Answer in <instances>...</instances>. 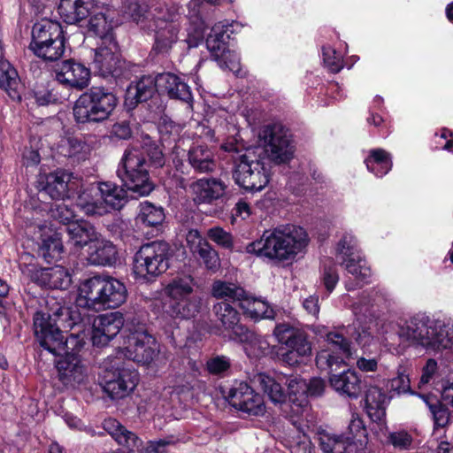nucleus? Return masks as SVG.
<instances>
[{
  "label": "nucleus",
  "mask_w": 453,
  "mask_h": 453,
  "mask_svg": "<svg viewBox=\"0 0 453 453\" xmlns=\"http://www.w3.org/2000/svg\"><path fill=\"white\" fill-rule=\"evenodd\" d=\"M34 330L44 349L55 356H64L56 364L61 382L71 387L84 382L87 368L81 358L73 353L82 346L78 337L74 334L64 336L57 326V319L43 311H37L34 315Z\"/></svg>",
  "instance_id": "nucleus-1"
},
{
  "label": "nucleus",
  "mask_w": 453,
  "mask_h": 453,
  "mask_svg": "<svg viewBox=\"0 0 453 453\" xmlns=\"http://www.w3.org/2000/svg\"><path fill=\"white\" fill-rule=\"evenodd\" d=\"M307 242L303 228L287 225L265 232L259 240L247 245L246 251L277 262L292 261Z\"/></svg>",
  "instance_id": "nucleus-2"
},
{
  "label": "nucleus",
  "mask_w": 453,
  "mask_h": 453,
  "mask_svg": "<svg viewBox=\"0 0 453 453\" xmlns=\"http://www.w3.org/2000/svg\"><path fill=\"white\" fill-rule=\"evenodd\" d=\"M399 337L414 345L441 350L453 348V323L417 313L398 325Z\"/></svg>",
  "instance_id": "nucleus-3"
},
{
  "label": "nucleus",
  "mask_w": 453,
  "mask_h": 453,
  "mask_svg": "<svg viewBox=\"0 0 453 453\" xmlns=\"http://www.w3.org/2000/svg\"><path fill=\"white\" fill-rule=\"evenodd\" d=\"M126 299L127 288L121 281L96 276L81 284L76 303L80 307L100 311L117 308Z\"/></svg>",
  "instance_id": "nucleus-4"
},
{
  "label": "nucleus",
  "mask_w": 453,
  "mask_h": 453,
  "mask_svg": "<svg viewBox=\"0 0 453 453\" xmlns=\"http://www.w3.org/2000/svg\"><path fill=\"white\" fill-rule=\"evenodd\" d=\"M118 103V97L109 88L91 87L75 101L73 118L81 124L103 122L111 117Z\"/></svg>",
  "instance_id": "nucleus-5"
},
{
  "label": "nucleus",
  "mask_w": 453,
  "mask_h": 453,
  "mask_svg": "<svg viewBox=\"0 0 453 453\" xmlns=\"http://www.w3.org/2000/svg\"><path fill=\"white\" fill-rule=\"evenodd\" d=\"M127 191L111 182H100L94 194L83 192L76 202L86 215L103 216L112 210H120L127 203Z\"/></svg>",
  "instance_id": "nucleus-6"
},
{
  "label": "nucleus",
  "mask_w": 453,
  "mask_h": 453,
  "mask_svg": "<svg viewBox=\"0 0 453 453\" xmlns=\"http://www.w3.org/2000/svg\"><path fill=\"white\" fill-rule=\"evenodd\" d=\"M29 49L45 61L60 59L65 50L64 32L58 22L42 19L33 26Z\"/></svg>",
  "instance_id": "nucleus-7"
},
{
  "label": "nucleus",
  "mask_w": 453,
  "mask_h": 453,
  "mask_svg": "<svg viewBox=\"0 0 453 453\" xmlns=\"http://www.w3.org/2000/svg\"><path fill=\"white\" fill-rule=\"evenodd\" d=\"M172 250L163 241L143 244L134 257V273L137 278L150 280L164 273L170 265Z\"/></svg>",
  "instance_id": "nucleus-8"
},
{
  "label": "nucleus",
  "mask_w": 453,
  "mask_h": 453,
  "mask_svg": "<svg viewBox=\"0 0 453 453\" xmlns=\"http://www.w3.org/2000/svg\"><path fill=\"white\" fill-rule=\"evenodd\" d=\"M117 174L127 188L139 196H148L153 190V184L149 180L147 162L142 152L137 149L125 151Z\"/></svg>",
  "instance_id": "nucleus-9"
},
{
  "label": "nucleus",
  "mask_w": 453,
  "mask_h": 453,
  "mask_svg": "<svg viewBox=\"0 0 453 453\" xmlns=\"http://www.w3.org/2000/svg\"><path fill=\"white\" fill-rule=\"evenodd\" d=\"M271 171L259 149L247 150L241 157L234 178L240 187L250 191H261L270 181Z\"/></svg>",
  "instance_id": "nucleus-10"
},
{
  "label": "nucleus",
  "mask_w": 453,
  "mask_h": 453,
  "mask_svg": "<svg viewBox=\"0 0 453 453\" xmlns=\"http://www.w3.org/2000/svg\"><path fill=\"white\" fill-rule=\"evenodd\" d=\"M180 16L174 8L158 5L152 13L151 27L148 30L155 32L153 50L157 54L170 51L179 39Z\"/></svg>",
  "instance_id": "nucleus-11"
},
{
  "label": "nucleus",
  "mask_w": 453,
  "mask_h": 453,
  "mask_svg": "<svg viewBox=\"0 0 453 453\" xmlns=\"http://www.w3.org/2000/svg\"><path fill=\"white\" fill-rule=\"evenodd\" d=\"M104 391L112 399H121L128 395L137 386L138 372L116 357L105 363Z\"/></svg>",
  "instance_id": "nucleus-12"
},
{
  "label": "nucleus",
  "mask_w": 453,
  "mask_h": 453,
  "mask_svg": "<svg viewBox=\"0 0 453 453\" xmlns=\"http://www.w3.org/2000/svg\"><path fill=\"white\" fill-rule=\"evenodd\" d=\"M263 141L261 155L265 154L272 162L280 165L288 162L294 156V146L290 134L281 124L268 125L260 134Z\"/></svg>",
  "instance_id": "nucleus-13"
},
{
  "label": "nucleus",
  "mask_w": 453,
  "mask_h": 453,
  "mask_svg": "<svg viewBox=\"0 0 453 453\" xmlns=\"http://www.w3.org/2000/svg\"><path fill=\"white\" fill-rule=\"evenodd\" d=\"M127 336L126 350H121L127 358L142 365H149L157 360L161 349L157 341L142 326L129 329Z\"/></svg>",
  "instance_id": "nucleus-14"
},
{
  "label": "nucleus",
  "mask_w": 453,
  "mask_h": 453,
  "mask_svg": "<svg viewBox=\"0 0 453 453\" xmlns=\"http://www.w3.org/2000/svg\"><path fill=\"white\" fill-rule=\"evenodd\" d=\"M225 397L234 408L249 415L260 416L265 412L262 396L246 382H234L226 393Z\"/></svg>",
  "instance_id": "nucleus-15"
},
{
  "label": "nucleus",
  "mask_w": 453,
  "mask_h": 453,
  "mask_svg": "<svg viewBox=\"0 0 453 453\" xmlns=\"http://www.w3.org/2000/svg\"><path fill=\"white\" fill-rule=\"evenodd\" d=\"M327 342L332 349H323L316 357V365L321 371L331 372L340 367L345 358L351 357L349 342L338 333H329Z\"/></svg>",
  "instance_id": "nucleus-16"
},
{
  "label": "nucleus",
  "mask_w": 453,
  "mask_h": 453,
  "mask_svg": "<svg viewBox=\"0 0 453 453\" xmlns=\"http://www.w3.org/2000/svg\"><path fill=\"white\" fill-rule=\"evenodd\" d=\"M56 81L67 88L82 90L90 81V70L74 59L62 61L55 67Z\"/></svg>",
  "instance_id": "nucleus-17"
},
{
  "label": "nucleus",
  "mask_w": 453,
  "mask_h": 453,
  "mask_svg": "<svg viewBox=\"0 0 453 453\" xmlns=\"http://www.w3.org/2000/svg\"><path fill=\"white\" fill-rule=\"evenodd\" d=\"M124 322L123 315L119 311L97 316L93 322V344L98 347L108 344L119 333Z\"/></svg>",
  "instance_id": "nucleus-18"
},
{
  "label": "nucleus",
  "mask_w": 453,
  "mask_h": 453,
  "mask_svg": "<svg viewBox=\"0 0 453 453\" xmlns=\"http://www.w3.org/2000/svg\"><path fill=\"white\" fill-rule=\"evenodd\" d=\"M118 43L115 39L101 42L95 50L94 66L101 76H118L120 74L122 62L118 54Z\"/></svg>",
  "instance_id": "nucleus-19"
},
{
  "label": "nucleus",
  "mask_w": 453,
  "mask_h": 453,
  "mask_svg": "<svg viewBox=\"0 0 453 453\" xmlns=\"http://www.w3.org/2000/svg\"><path fill=\"white\" fill-rule=\"evenodd\" d=\"M227 184L219 178H201L189 185L193 200L197 204H211L222 199L227 191Z\"/></svg>",
  "instance_id": "nucleus-20"
},
{
  "label": "nucleus",
  "mask_w": 453,
  "mask_h": 453,
  "mask_svg": "<svg viewBox=\"0 0 453 453\" xmlns=\"http://www.w3.org/2000/svg\"><path fill=\"white\" fill-rule=\"evenodd\" d=\"M273 334L280 343L286 345L297 356L303 357L311 354V345L305 334L298 328L288 324H279Z\"/></svg>",
  "instance_id": "nucleus-21"
},
{
  "label": "nucleus",
  "mask_w": 453,
  "mask_h": 453,
  "mask_svg": "<svg viewBox=\"0 0 453 453\" xmlns=\"http://www.w3.org/2000/svg\"><path fill=\"white\" fill-rule=\"evenodd\" d=\"M32 280L42 287L57 289H66L72 284L70 273L61 265L36 269L32 274Z\"/></svg>",
  "instance_id": "nucleus-22"
},
{
  "label": "nucleus",
  "mask_w": 453,
  "mask_h": 453,
  "mask_svg": "<svg viewBox=\"0 0 453 453\" xmlns=\"http://www.w3.org/2000/svg\"><path fill=\"white\" fill-rule=\"evenodd\" d=\"M71 179L72 173L64 170H58L41 176L39 180L40 190L54 200H64L68 196V184Z\"/></svg>",
  "instance_id": "nucleus-23"
},
{
  "label": "nucleus",
  "mask_w": 453,
  "mask_h": 453,
  "mask_svg": "<svg viewBox=\"0 0 453 453\" xmlns=\"http://www.w3.org/2000/svg\"><path fill=\"white\" fill-rule=\"evenodd\" d=\"M157 86L159 93H166L170 98L185 102L191 106V90L179 76L171 73H160L157 75Z\"/></svg>",
  "instance_id": "nucleus-24"
},
{
  "label": "nucleus",
  "mask_w": 453,
  "mask_h": 453,
  "mask_svg": "<svg viewBox=\"0 0 453 453\" xmlns=\"http://www.w3.org/2000/svg\"><path fill=\"white\" fill-rule=\"evenodd\" d=\"M213 312L221 326L232 332L231 338L236 340L246 332V326L240 324V314L236 309L226 302H220L213 306Z\"/></svg>",
  "instance_id": "nucleus-25"
},
{
  "label": "nucleus",
  "mask_w": 453,
  "mask_h": 453,
  "mask_svg": "<svg viewBox=\"0 0 453 453\" xmlns=\"http://www.w3.org/2000/svg\"><path fill=\"white\" fill-rule=\"evenodd\" d=\"M117 249L103 238H97L88 248L87 259L93 265H112L117 261Z\"/></svg>",
  "instance_id": "nucleus-26"
},
{
  "label": "nucleus",
  "mask_w": 453,
  "mask_h": 453,
  "mask_svg": "<svg viewBox=\"0 0 453 453\" xmlns=\"http://www.w3.org/2000/svg\"><path fill=\"white\" fill-rule=\"evenodd\" d=\"M329 382L331 387L342 395L357 399L360 395L361 380L354 371L347 370L338 374H333Z\"/></svg>",
  "instance_id": "nucleus-27"
},
{
  "label": "nucleus",
  "mask_w": 453,
  "mask_h": 453,
  "mask_svg": "<svg viewBox=\"0 0 453 453\" xmlns=\"http://www.w3.org/2000/svg\"><path fill=\"white\" fill-rule=\"evenodd\" d=\"M365 410L372 421H380L386 415V407L389 399L382 388L369 386L365 395Z\"/></svg>",
  "instance_id": "nucleus-28"
},
{
  "label": "nucleus",
  "mask_w": 453,
  "mask_h": 453,
  "mask_svg": "<svg viewBox=\"0 0 453 453\" xmlns=\"http://www.w3.org/2000/svg\"><path fill=\"white\" fill-rule=\"evenodd\" d=\"M201 304V298L194 296L175 302H163V309L165 313L171 318L188 319L200 311Z\"/></svg>",
  "instance_id": "nucleus-29"
},
{
  "label": "nucleus",
  "mask_w": 453,
  "mask_h": 453,
  "mask_svg": "<svg viewBox=\"0 0 453 453\" xmlns=\"http://www.w3.org/2000/svg\"><path fill=\"white\" fill-rule=\"evenodd\" d=\"M42 241L40 252L45 259H58L63 251L60 234L47 225L38 226Z\"/></svg>",
  "instance_id": "nucleus-30"
},
{
  "label": "nucleus",
  "mask_w": 453,
  "mask_h": 453,
  "mask_svg": "<svg viewBox=\"0 0 453 453\" xmlns=\"http://www.w3.org/2000/svg\"><path fill=\"white\" fill-rule=\"evenodd\" d=\"M188 161L197 173H209L216 169L214 153L205 145H196L188 152Z\"/></svg>",
  "instance_id": "nucleus-31"
},
{
  "label": "nucleus",
  "mask_w": 453,
  "mask_h": 453,
  "mask_svg": "<svg viewBox=\"0 0 453 453\" xmlns=\"http://www.w3.org/2000/svg\"><path fill=\"white\" fill-rule=\"evenodd\" d=\"M91 5L84 0H60L58 11L65 23L76 24L88 16Z\"/></svg>",
  "instance_id": "nucleus-32"
},
{
  "label": "nucleus",
  "mask_w": 453,
  "mask_h": 453,
  "mask_svg": "<svg viewBox=\"0 0 453 453\" xmlns=\"http://www.w3.org/2000/svg\"><path fill=\"white\" fill-rule=\"evenodd\" d=\"M103 427L119 445L126 447L130 451L138 449L141 446V440L115 418L105 419Z\"/></svg>",
  "instance_id": "nucleus-33"
},
{
  "label": "nucleus",
  "mask_w": 453,
  "mask_h": 453,
  "mask_svg": "<svg viewBox=\"0 0 453 453\" xmlns=\"http://www.w3.org/2000/svg\"><path fill=\"white\" fill-rule=\"evenodd\" d=\"M156 91L159 92L157 76H142L135 84L128 87L126 100L136 104L151 98Z\"/></svg>",
  "instance_id": "nucleus-34"
},
{
  "label": "nucleus",
  "mask_w": 453,
  "mask_h": 453,
  "mask_svg": "<svg viewBox=\"0 0 453 453\" xmlns=\"http://www.w3.org/2000/svg\"><path fill=\"white\" fill-rule=\"evenodd\" d=\"M122 12L125 17L135 22L141 28L151 27L150 23L154 8L149 12L144 0H125Z\"/></svg>",
  "instance_id": "nucleus-35"
},
{
  "label": "nucleus",
  "mask_w": 453,
  "mask_h": 453,
  "mask_svg": "<svg viewBox=\"0 0 453 453\" xmlns=\"http://www.w3.org/2000/svg\"><path fill=\"white\" fill-rule=\"evenodd\" d=\"M59 155L68 158L72 164H79L88 158L89 146L77 138L62 139L58 146Z\"/></svg>",
  "instance_id": "nucleus-36"
},
{
  "label": "nucleus",
  "mask_w": 453,
  "mask_h": 453,
  "mask_svg": "<svg viewBox=\"0 0 453 453\" xmlns=\"http://www.w3.org/2000/svg\"><path fill=\"white\" fill-rule=\"evenodd\" d=\"M244 343V350L250 357L258 358L271 353V345L264 336L257 335L246 328L242 336L235 340Z\"/></svg>",
  "instance_id": "nucleus-37"
},
{
  "label": "nucleus",
  "mask_w": 453,
  "mask_h": 453,
  "mask_svg": "<svg viewBox=\"0 0 453 453\" xmlns=\"http://www.w3.org/2000/svg\"><path fill=\"white\" fill-rule=\"evenodd\" d=\"M193 283L190 277H178L172 280L163 289L164 302H175L194 297Z\"/></svg>",
  "instance_id": "nucleus-38"
},
{
  "label": "nucleus",
  "mask_w": 453,
  "mask_h": 453,
  "mask_svg": "<svg viewBox=\"0 0 453 453\" xmlns=\"http://www.w3.org/2000/svg\"><path fill=\"white\" fill-rule=\"evenodd\" d=\"M69 236V242L76 248L91 244L97 238L94 226L88 223H73L65 228Z\"/></svg>",
  "instance_id": "nucleus-39"
},
{
  "label": "nucleus",
  "mask_w": 453,
  "mask_h": 453,
  "mask_svg": "<svg viewBox=\"0 0 453 453\" xmlns=\"http://www.w3.org/2000/svg\"><path fill=\"white\" fill-rule=\"evenodd\" d=\"M239 304L243 313L252 319H272L274 318V311L265 301L249 296L246 293Z\"/></svg>",
  "instance_id": "nucleus-40"
},
{
  "label": "nucleus",
  "mask_w": 453,
  "mask_h": 453,
  "mask_svg": "<svg viewBox=\"0 0 453 453\" xmlns=\"http://www.w3.org/2000/svg\"><path fill=\"white\" fill-rule=\"evenodd\" d=\"M88 32L97 36L101 42H109L114 39L112 29V18H110L104 12H96L93 14L88 20Z\"/></svg>",
  "instance_id": "nucleus-41"
},
{
  "label": "nucleus",
  "mask_w": 453,
  "mask_h": 453,
  "mask_svg": "<svg viewBox=\"0 0 453 453\" xmlns=\"http://www.w3.org/2000/svg\"><path fill=\"white\" fill-rule=\"evenodd\" d=\"M0 87L12 99H20L18 88L19 80L17 71L9 62L0 63Z\"/></svg>",
  "instance_id": "nucleus-42"
},
{
  "label": "nucleus",
  "mask_w": 453,
  "mask_h": 453,
  "mask_svg": "<svg viewBox=\"0 0 453 453\" xmlns=\"http://www.w3.org/2000/svg\"><path fill=\"white\" fill-rule=\"evenodd\" d=\"M368 171L378 177L387 174L392 167L389 154L381 149L372 150L365 161Z\"/></svg>",
  "instance_id": "nucleus-43"
},
{
  "label": "nucleus",
  "mask_w": 453,
  "mask_h": 453,
  "mask_svg": "<svg viewBox=\"0 0 453 453\" xmlns=\"http://www.w3.org/2000/svg\"><path fill=\"white\" fill-rule=\"evenodd\" d=\"M341 264L345 266L347 272L351 274L358 283L368 282L371 277V269L359 254L350 257H342Z\"/></svg>",
  "instance_id": "nucleus-44"
},
{
  "label": "nucleus",
  "mask_w": 453,
  "mask_h": 453,
  "mask_svg": "<svg viewBox=\"0 0 453 453\" xmlns=\"http://www.w3.org/2000/svg\"><path fill=\"white\" fill-rule=\"evenodd\" d=\"M255 380L273 403H282L285 402L286 395L282 387L273 378L265 373H258L255 377Z\"/></svg>",
  "instance_id": "nucleus-45"
},
{
  "label": "nucleus",
  "mask_w": 453,
  "mask_h": 453,
  "mask_svg": "<svg viewBox=\"0 0 453 453\" xmlns=\"http://www.w3.org/2000/svg\"><path fill=\"white\" fill-rule=\"evenodd\" d=\"M165 219V212L162 207H157L150 203L144 202L140 204V211L137 220L148 226L160 225Z\"/></svg>",
  "instance_id": "nucleus-46"
},
{
  "label": "nucleus",
  "mask_w": 453,
  "mask_h": 453,
  "mask_svg": "<svg viewBox=\"0 0 453 453\" xmlns=\"http://www.w3.org/2000/svg\"><path fill=\"white\" fill-rule=\"evenodd\" d=\"M245 291L241 287L224 281H216L212 287V295L216 298L241 302L245 296Z\"/></svg>",
  "instance_id": "nucleus-47"
},
{
  "label": "nucleus",
  "mask_w": 453,
  "mask_h": 453,
  "mask_svg": "<svg viewBox=\"0 0 453 453\" xmlns=\"http://www.w3.org/2000/svg\"><path fill=\"white\" fill-rule=\"evenodd\" d=\"M226 35L223 27L215 25L206 39V46L217 61L226 51Z\"/></svg>",
  "instance_id": "nucleus-48"
},
{
  "label": "nucleus",
  "mask_w": 453,
  "mask_h": 453,
  "mask_svg": "<svg viewBox=\"0 0 453 453\" xmlns=\"http://www.w3.org/2000/svg\"><path fill=\"white\" fill-rule=\"evenodd\" d=\"M289 398L298 407L307 405V382L298 376L288 379Z\"/></svg>",
  "instance_id": "nucleus-49"
},
{
  "label": "nucleus",
  "mask_w": 453,
  "mask_h": 453,
  "mask_svg": "<svg viewBox=\"0 0 453 453\" xmlns=\"http://www.w3.org/2000/svg\"><path fill=\"white\" fill-rule=\"evenodd\" d=\"M345 438L352 444L363 446L366 443V429L359 417L352 415Z\"/></svg>",
  "instance_id": "nucleus-50"
},
{
  "label": "nucleus",
  "mask_w": 453,
  "mask_h": 453,
  "mask_svg": "<svg viewBox=\"0 0 453 453\" xmlns=\"http://www.w3.org/2000/svg\"><path fill=\"white\" fill-rule=\"evenodd\" d=\"M205 32V25L203 20H202L199 17H196L190 25V27L188 30V36L185 39L188 46L196 47L200 42L203 41L204 37Z\"/></svg>",
  "instance_id": "nucleus-51"
},
{
  "label": "nucleus",
  "mask_w": 453,
  "mask_h": 453,
  "mask_svg": "<svg viewBox=\"0 0 453 453\" xmlns=\"http://www.w3.org/2000/svg\"><path fill=\"white\" fill-rule=\"evenodd\" d=\"M203 260L208 270L216 271L219 268L220 261L218 252L208 243L196 252Z\"/></svg>",
  "instance_id": "nucleus-52"
},
{
  "label": "nucleus",
  "mask_w": 453,
  "mask_h": 453,
  "mask_svg": "<svg viewBox=\"0 0 453 453\" xmlns=\"http://www.w3.org/2000/svg\"><path fill=\"white\" fill-rule=\"evenodd\" d=\"M336 254L340 261L342 257L348 258L358 254L355 238L350 234L344 235L337 245Z\"/></svg>",
  "instance_id": "nucleus-53"
},
{
  "label": "nucleus",
  "mask_w": 453,
  "mask_h": 453,
  "mask_svg": "<svg viewBox=\"0 0 453 453\" xmlns=\"http://www.w3.org/2000/svg\"><path fill=\"white\" fill-rule=\"evenodd\" d=\"M388 441L394 448L405 450L411 448L413 443V436L405 430H398L389 434Z\"/></svg>",
  "instance_id": "nucleus-54"
},
{
  "label": "nucleus",
  "mask_w": 453,
  "mask_h": 453,
  "mask_svg": "<svg viewBox=\"0 0 453 453\" xmlns=\"http://www.w3.org/2000/svg\"><path fill=\"white\" fill-rule=\"evenodd\" d=\"M208 237L218 245L231 249L233 247V238L230 233L225 231L222 227L214 226L207 231Z\"/></svg>",
  "instance_id": "nucleus-55"
},
{
  "label": "nucleus",
  "mask_w": 453,
  "mask_h": 453,
  "mask_svg": "<svg viewBox=\"0 0 453 453\" xmlns=\"http://www.w3.org/2000/svg\"><path fill=\"white\" fill-rule=\"evenodd\" d=\"M217 62L221 68L228 69L234 73H238L241 70L239 56L229 50L225 51Z\"/></svg>",
  "instance_id": "nucleus-56"
},
{
  "label": "nucleus",
  "mask_w": 453,
  "mask_h": 453,
  "mask_svg": "<svg viewBox=\"0 0 453 453\" xmlns=\"http://www.w3.org/2000/svg\"><path fill=\"white\" fill-rule=\"evenodd\" d=\"M323 59L326 65L333 73H338L342 68L341 56L330 47L323 48Z\"/></svg>",
  "instance_id": "nucleus-57"
},
{
  "label": "nucleus",
  "mask_w": 453,
  "mask_h": 453,
  "mask_svg": "<svg viewBox=\"0 0 453 453\" xmlns=\"http://www.w3.org/2000/svg\"><path fill=\"white\" fill-rule=\"evenodd\" d=\"M207 369L211 374H221L231 366V361L225 356H217L207 361Z\"/></svg>",
  "instance_id": "nucleus-58"
},
{
  "label": "nucleus",
  "mask_w": 453,
  "mask_h": 453,
  "mask_svg": "<svg viewBox=\"0 0 453 453\" xmlns=\"http://www.w3.org/2000/svg\"><path fill=\"white\" fill-rule=\"evenodd\" d=\"M328 265L325 264L324 271H323V282L326 288L331 292L334 288L335 285L339 280V275L336 270L335 265L332 263L331 260H327Z\"/></svg>",
  "instance_id": "nucleus-59"
},
{
  "label": "nucleus",
  "mask_w": 453,
  "mask_h": 453,
  "mask_svg": "<svg viewBox=\"0 0 453 453\" xmlns=\"http://www.w3.org/2000/svg\"><path fill=\"white\" fill-rule=\"evenodd\" d=\"M175 442L176 440L173 436L150 441L147 446L141 450V453H165V448Z\"/></svg>",
  "instance_id": "nucleus-60"
},
{
  "label": "nucleus",
  "mask_w": 453,
  "mask_h": 453,
  "mask_svg": "<svg viewBox=\"0 0 453 453\" xmlns=\"http://www.w3.org/2000/svg\"><path fill=\"white\" fill-rule=\"evenodd\" d=\"M390 388L398 394L409 392L411 390V382L408 375L404 372L399 371L397 376L391 380Z\"/></svg>",
  "instance_id": "nucleus-61"
},
{
  "label": "nucleus",
  "mask_w": 453,
  "mask_h": 453,
  "mask_svg": "<svg viewBox=\"0 0 453 453\" xmlns=\"http://www.w3.org/2000/svg\"><path fill=\"white\" fill-rule=\"evenodd\" d=\"M54 217L57 218L63 224H73V220L76 218L75 211L65 203L57 205L54 212Z\"/></svg>",
  "instance_id": "nucleus-62"
},
{
  "label": "nucleus",
  "mask_w": 453,
  "mask_h": 453,
  "mask_svg": "<svg viewBox=\"0 0 453 453\" xmlns=\"http://www.w3.org/2000/svg\"><path fill=\"white\" fill-rule=\"evenodd\" d=\"M356 315H366L370 311V308L373 305L372 299L368 294L363 293L358 302L348 304Z\"/></svg>",
  "instance_id": "nucleus-63"
},
{
  "label": "nucleus",
  "mask_w": 453,
  "mask_h": 453,
  "mask_svg": "<svg viewBox=\"0 0 453 453\" xmlns=\"http://www.w3.org/2000/svg\"><path fill=\"white\" fill-rule=\"evenodd\" d=\"M187 242L191 251L196 254L197 250L203 247V244H208V242L200 234L196 229H191L187 234Z\"/></svg>",
  "instance_id": "nucleus-64"
}]
</instances>
